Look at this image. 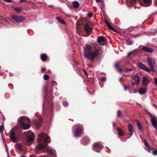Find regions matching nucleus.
Returning <instances> with one entry per match:
<instances>
[{"mask_svg": "<svg viewBox=\"0 0 157 157\" xmlns=\"http://www.w3.org/2000/svg\"><path fill=\"white\" fill-rule=\"evenodd\" d=\"M129 92H130V93H132L130 91H129Z\"/></svg>", "mask_w": 157, "mask_h": 157, "instance_id": "nucleus-58", "label": "nucleus"}, {"mask_svg": "<svg viewBox=\"0 0 157 157\" xmlns=\"http://www.w3.org/2000/svg\"><path fill=\"white\" fill-rule=\"evenodd\" d=\"M144 3L142 5L144 6H147L150 5L151 3V0H143Z\"/></svg>", "mask_w": 157, "mask_h": 157, "instance_id": "nucleus-18", "label": "nucleus"}, {"mask_svg": "<svg viewBox=\"0 0 157 157\" xmlns=\"http://www.w3.org/2000/svg\"><path fill=\"white\" fill-rule=\"evenodd\" d=\"M97 151V152H99V151Z\"/></svg>", "mask_w": 157, "mask_h": 157, "instance_id": "nucleus-59", "label": "nucleus"}, {"mask_svg": "<svg viewBox=\"0 0 157 157\" xmlns=\"http://www.w3.org/2000/svg\"><path fill=\"white\" fill-rule=\"evenodd\" d=\"M6 151L7 153V154L8 155V157H10L9 156V152H8V149H6Z\"/></svg>", "mask_w": 157, "mask_h": 157, "instance_id": "nucleus-47", "label": "nucleus"}, {"mask_svg": "<svg viewBox=\"0 0 157 157\" xmlns=\"http://www.w3.org/2000/svg\"><path fill=\"white\" fill-rule=\"evenodd\" d=\"M47 57V55L44 54H41V58L43 61H44L46 60Z\"/></svg>", "mask_w": 157, "mask_h": 157, "instance_id": "nucleus-23", "label": "nucleus"}, {"mask_svg": "<svg viewBox=\"0 0 157 157\" xmlns=\"http://www.w3.org/2000/svg\"><path fill=\"white\" fill-rule=\"evenodd\" d=\"M124 87L125 90H126L128 89V88L125 86H124Z\"/></svg>", "mask_w": 157, "mask_h": 157, "instance_id": "nucleus-43", "label": "nucleus"}, {"mask_svg": "<svg viewBox=\"0 0 157 157\" xmlns=\"http://www.w3.org/2000/svg\"><path fill=\"white\" fill-rule=\"evenodd\" d=\"M10 138L13 142H16L17 141V138L15 136V133L12 130L11 131Z\"/></svg>", "mask_w": 157, "mask_h": 157, "instance_id": "nucleus-13", "label": "nucleus"}, {"mask_svg": "<svg viewBox=\"0 0 157 157\" xmlns=\"http://www.w3.org/2000/svg\"><path fill=\"white\" fill-rule=\"evenodd\" d=\"M118 71L120 72H121L122 71V69H118Z\"/></svg>", "mask_w": 157, "mask_h": 157, "instance_id": "nucleus-53", "label": "nucleus"}, {"mask_svg": "<svg viewBox=\"0 0 157 157\" xmlns=\"http://www.w3.org/2000/svg\"><path fill=\"white\" fill-rule=\"evenodd\" d=\"M103 146L101 143H94L93 144V148L95 150L96 148H102Z\"/></svg>", "mask_w": 157, "mask_h": 157, "instance_id": "nucleus-16", "label": "nucleus"}, {"mask_svg": "<svg viewBox=\"0 0 157 157\" xmlns=\"http://www.w3.org/2000/svg\"><path fill=\"white\" fill-rule=\"evenodd\" d=\"M14 10L18 13H19L21 10V9L20 7H15L14 8Z\"/></svg>", "mask_w": 157, "mask_h": 157, "instance_id": "nucleus-28", "label": "nucleus"}, {"mask_svg": "<svg viewBox=\"0 0 157 157\" xmlns=\"http://www.w3.org/2000/svg\"><path fill=\"white\" fill-rule=\"evenodd\" d=\"M136 124L138 126V128L140 130L141 129V126L140 124L138 122V121H136Z\"/></svg>", "mask_w": 157, "mask_h": 157, "instance_id": "nucleus-32", "label": "nucleus"}, {"mask_svg": "<svg viewBox=\"0 0 157 157\" xmlns=\"http://www.w3.org/2000/svg\"><path fill=\"white\" fill-rule=\"evenodd\" d=\"M91 49V47L90 46L87 44L85 45L84 47V50L85 51L84 56L85 59H86L87 58H89V56L92 52L90 51Z\"/></svg>", "mask_w": 157, "mask_h": 157, "instance_id": "nucleus-2", "label": "nucleus"}, {"mask_svg": "<svg viewBox=\"0 0 157 157\" xmlns=\"http://www.w3.org/2000/svg\"><path fill=\"white\" fill-rule=\"evenodd\" d=\"M16 147L19 150L21 149L22 147L21 145L19 143H17L15 145Z\"/></svg>", "mask_w": 157, "mask_h": 157, "instance_id": "nucleus-27", "label": "nucleus"}, {"mask_svg": "<svg viewBox=\"0 0 157 157\" xmlns=\"http://www.w3.org/2000/svg\"><path fill=\"white\" fill-rule=\"evenodd\" d=\"M85 30L87 33L91 32L92 31L91 28L88 27L87 25H85Z\"/></svg>", "mask_w": 157, "mask_h": 157, "instance_id": "nucleus-21", "label": "nucleus"}, {"mask_svg": "<svg viewBox=\"0 0 157 157\" xmlns=\"http://www.w3.org/2000/svg\"><path fill=\"white\" fill-rule=\"evenodd\" d=\"M18 121L20 122H23L21 124V127L22 129H27L30 127V125L29 124L25 123L26 122L27 123L30 122V120L27 117L25 116L21 117L18 118Z\"/></svg>", "mask_w": 157, "mask_h": 157, "instance_id": "nucleus-1", "label": "nucleus"}, {"mask_svg": "<svg viewBox=\"0 0 157 157\" xmlns=\"http://www.w3.org/2000/svg\"><path fill=\"white\" fill-rule=\"evenodd\" d=\"M152 154L154 155H157V149L154 150L152 151Z\"/></svg>", "mask_w": 157, "mask_h": 157, "instance_id": "nucleus-35", "label": "nucleus"}, {"mask_svg": "<svg viewBox=\"0 0 157 157\" xmlns=\"http://www.w3.org/2000/svg\"><path fill=\"white\" fill-rule=\"evenodd\" d=\"M151 122L153 127L157 126V118L155 116L151 117Z\"/></svg>", "mask_w": 157, "mask_h": 157, "instance_id": "nucleus-11", "label": "nucleus"}, {"mask_svg": "<svg viewBox=\"0 0 157 157\" xmlns=\"http://www.w3.org/2000/svg\"><path fill=\"white\" fill-rule=\"evenodd\" d=\"M21 157H26L25 156H21Z\"/></svg>", "mask_w": 157, "mask_h": 157, "instance_id": "nucleus-57", "label": "nucleus"}, {"mask_svg": "<svg viewBox=\"0 0 157 157\" xmlns=\"http://www.w3.org/2000/svg\"><path fill=\"white\" fill-rule=\"evenodd\" d=\"M84 71V73H85V74L87 75H88V74H87V73L86 71L85 70H83Z\"/></svg>", "mask_w": 157, "mask_h": 157, "instance_id": "nucleus-48", "label": "nucleus"}, {"mask_svg": "<svg viewBox=\"0 0 157 157\" xmlns=\"http://www.w3.org/2000/svg\"><path fill=\"white\" fill-rule=\"evenodd\" d=\"M4 129L3 125H1L0 126V132H2L3 131Z\"/></svg>", "mask_w": 157, "mask_h": 157, "instance_id": "nucleus-33", "label": "nucleus"}, {"mask_svg": "<svg viewBox=\"0 0 157 157\" xmlns=\"http://www.w3.org/2000/svg\"><path fill=\"white\" fill-rule=\"evenodd\" d=\"M44 79L45 80H47L49 78V76L48 75H45L43 76Z\"/></svg>", "mask_w": 157, "mask_h": 157, "instance_id": "nucleus-31", "label": "nucleus"}, {"mask_svg": "<svg viewBox=\"0 0 157 157\" xmlns=\"http://www.w3.org/2000/svg\"><path fill=\"white\" fill-rule=\"evenodd\" d=\"M147 91V88L146 87H141L139 90V93L140 94H143L145 93Z\"/></svg>", "mask_w": 157, "mask_h": 157, "instance_id": "nucleus-15", "label": "nucleus"}, {"mask_svg": "<svg viewBox=\"0 0 157 157\" xmlns=\"http://www.w3.org/2000/svg\"><path fill=\"white\" fill-rule=\"evenodd\" d=\"M40 157H44V156H41Z\"/></svg>", "mask_w": 157, "mask_h": 157, "instance_id": "nucleus-60", "label": "nucleus"}, {"mask_svg": "<svg viewBox=\"0 0 157 157\" xmlns=\"http://www.w3.org/2000/svg\"><path fill=\"white\" fill-rule=\"evenodd\" d=\"M47 152L48 155H52L53 154L54 151L53 150L49 149L47 150Z\"/></svg>", "mask_w": 157, "mask_h": 157, "instance_id": "nucleus-26", "label": "nucleus"}, {"mask_svg": "<svg viewBox=\"0 0 157 157\" xmlns=\"http://www.w3.org/2000/svg\"><path fill=\"white\" fill-rule=\"evenodd\" d=\"M73 6L74 7L76 8L79 6V4L77 1H74L73 2Z\"/></svg>", "mask_w": 157, "mask_h": 157, "instance_id": "nucleus-24", "label": "nucleus"}, {"mask_svg": "<svg viewBox=\"0 0 157 157\" xmlns=\"http://www.w3.org/2000/svg\"><path fill=\"white\" fill-rule=\"evenodd\" d=\"M144 145L146 147L147 151L148 152L150 151V150H153V148H152L151 147L149 144H148L147 141L145 139H144Z\"/></svg>", "mask_w": 157, "mask_h": 157, "instance_id": "nucleus-14", "label": "nucleus"}, {"mask_svg": "<svg viewBox=\"0 0 157 157\" xmlns=\"http://www.w3.org/2000/svg\"><path fill=\"white\" fill-rule=\"evenodd\" d=\"M77 128L75 132V135L76 137H78L82 135L83 132V128L81 125L77 124L75 126Z\"/></svg>", "mask_w": 157, "mask_h": 157, "instance_id": "nucleus-3", "label": "nucleus"}, {"mask_svg": "<svg viewBox=\"0 0 157 157\" xmlns=\"http://www.w3.org/2000/svg\"><path fill=\"white\" fill-rule=\"evenodd\" d=\"M132 71V69L129 68V69L126 70L125 71V72H130V71Z\"/></svg>", "mask_w": 157, "mask_h": 157, "instance_id": "nucleus-36", "label": "nucleus"}, {"mask_svg": "<svg viewBox=\"0 0 157 157\" xmlns=\"http://www.w3.org/2000/svg\"><path fill=\"white\" fill-rule=\"evenodd\" d=\"M96 2L100 3L101 2V0H95Z\"/></svg>", "mask_w": 157, "mask_h": 157, "instance_id": "nucleus-50", "label": "nucleus"}, {"mask_svg": "<svg viewBox=\"0 0 157 157\" xmlns=\"http://www.w3.org/2000/svg\"><path fill=\"white\" fill-rule=\"evenodd\" d=\"M143 84L144 86L147 85L149 83V81L147 78L144 77L142 80Z\"/></svg>", "mask_w": 157, "mask_h": 157, "instance_id": "nucleus-17", "label": "nucleus"}, {"mask_svg": "<svg viewBox=\"0 0 157 157\" xmlns=\"http://www.w3.org/2000/svg\"><path fill=\"white\" fill-rule=\"evenodd\" d=\"M154 83L156 86H157V78L155 77L154 78Z\"/></svg>", "mask_w": 157, "mask_h": 157, "instance_id": "nucleus-34", "label": "nucleus"}, {"mask_svg": "<svg viewBox=\"0 0 157 157\" xmlns=\"http://www.w3.org/2000/svg\"><path fill=\"white\" fill-rule=\"evenodd\" d=\"M44 137L45 138L44 140L45 143L50 142V138L45 134L43 133L39 135L38 141L39 142H41L42 141V139Z\"/></svg>", "mask_w": 157, "mask_h": 157, "instance_id": "nucleus-5", "label": "nucleus"}, {"mask_svg": "<svg viewBox=\"0 0 157 157\" xmlns=\"http://www.w3.org/2000/svg\"><path fill=\"white\" fill-rule=\"evenodd\" d=\"M132 53V52H129L128 53V55L129 56L131 55Z\"/></svg>", "mask_w": 157, "mask_h": 157, "instance_id": "nucleus-49", "label": "nucleus"}, {"mask_svg": "<svg viewBox=\"0 0 157 157\" xmlns=\"http://www.w3.org/2000/svg\"><path fill=\"white\" fill-rule=\"evenodd\" d=\"M153 105L155 108H156V109L157 108V105H155V104H153Z\"/></svg>", "mask_w": 157, "mask_h": 157, "instance_id": "nucleus-52", "label": "nucleus"}, {"mask_svg": "<svg viewBox=\"0 0 157 157\" xmlns=\"http://www.w3.org/2000/svg\"><path fill=\"white\" fill-rule=\"evenodd\" d=\"M4 1L8 2H12L11 0H4Z\"/></svg>", "mask_w": 157, "mask_h": 157, "instance_id": "nucleus-42", "label": "nucleus"}, {"mask_svg": "<svg viewBox=\"0 0 157 157\" xmlns=\"http://www.w3.org/2000/svg\"><path fill=\"white\" fill-rule=\"evenodd\" d=\"M121 114V112L120 111H118L117 112V116L118 117H120Z\"/></svg>", "mask_w": 157, "mask_h": 157, "instance_id": "nucleus-40", "label": "nucleus"}, {"mask_svg": "<svg viewBox=\"0 0 157 157\" xmlns=\"http://www.w3.org/2000/svg\"><path fill=\"white\" fill-rule=\"evenodd\" d=\"M101 50V48L100 47H98L97 48H95L94 52H91L90 56H89V59L90 60H93L94 59V57L98 55L99 52Z\"/></svg>", "mask_w": 157, "mask_h": 157, "instance_id": "nucleus-4", "label": "nucleus"}, {"mask_svg": "<svg viewBox=\"0 0 157 157\" xmlns=\"http://www.w3.org/2000/svg\"><path fill=\"white\" fill-rule=\"evenodd\" d=\"M12 18L17 22H21L25 19V18L22 16H13Z\"/></svg>", "mask_w": 157, "mask_h": 157, "instance_id": "nucleus-8", "label": "nucleus"}, {"mask_svg": "<svg viewBox=\"0 0 157 157\" xmlns=\"http://www.w3.org/2000/svg\"><path fill=\"white\" fill-rule=\"evenodd\" d=\"M37 147L40 150L43 149L45 148V146L43 144H39Z\"/></svg>", "mask_w": 157, "mask_h": 157, "instance_id": "nucleus-25", "label": "nucleus"}, {"mask_svg": "<svg viewBox=\"0 0 157 157\" xmlns=\"http://www.w3.org/2000/svg\"><path fill=\"white\" fill-rule=\"evenodd\" d=\"M34 139V135L33 134H32L31 135L29 136L28 137V145H29L32 143Z\"/></svg>", "mask_w": 157, "mask_h": 157, "instance_id": "nucleus-12", "label": "nucleus"}, {"mask_svg": "<svg viewBox=\"0 0 157 157\" xmlns=\"http://www.w3.org/2000/svg\"><path fill=\"white\" fill-rule=\"evenodd\" d=\"M106 25L108 27V28L114 31L117 32L116 30L114 29L112 27L111 25H110L108 22L107 20H105V21Z\"/></svg>", "mask_w": 157, "mask_h": 157, "instance_id": "nucleus-19", "label": "nucleus"}, {"mask_svg": "<svg viewBox=\"0 0 157 157\" xmlns=\"http://www.w3.org/2000/svg\"><path fill=\"white\" fill-rule=\"evenodd\" d=\"M56 18L59 22L61 20V19L58 17H56Z\"/></svg>", "mask_w": 157, "mask_h": 157, "instance_id": "nucleus-41", "label": "nucleus"}, {"mask_svg": "<svg viewBox=\"0 0 157 157\" xmlns=\"http://www.w3.org/2000/svg\"><path fill=\"white\" fill-rule=\"evenodd\" d=\"M142 49L144 51L149 52H151L153 51V50L151 49L146 47H143Z\"/></svg>", "mask_w": 157, "mask_h": 157, "instance_id": "nucleus-20", "label": "nucleus"}, {"mask_svg": "<svg viewBox=\"0 0 157 157\" xmlns=\"http://www.w3.org/2000/svg\"><path fill=\"white\" fill-rule=\"evenodd\" d=\"M137 92L136 91L134 90V93H136Z\"/></svg>", "mask_w": 157, "mask_h": 157, "instance_id": "nucleus-55", "label": "nucleus"}, {"mask_svg": "<svg viewBox=\"0 0 157 157\" xmlns=\"http://www.w3.org/2000/svg\"><path fill=\"white\" fill-rule=\"evenodd\" d=\"M63 104L64 106L66 107L68 105V103L67 102H64L63 103Z\"/></svg>", "mask_w": 157, "mask_h": 157, "instance_id": "nucleus-39", "label": "nucleus"}, {"mask_svg": "<svg viewBox=\"0 0 157 157\" xmlns=\"http://www.w3.org/2000/svg\"><path fill=\"white\" fill-rule=\"evenodd\" d=\"M126 43L127 45H129L132 44L133 42L131 40H128L126 41Z\"/></svg>", "mask_w": 157, "mask_h": 157, "instance_id": "nucleus-30", "label": "nucleus"}, {"mask_svg": "<svg viewBox=\"0 0 157 157\" xmlns=\"http://www.w3.org/2000/svg\"><path fill=\"white\" fill-rule=\"evenodd\" d=\"M118 65H119L118 63H116V64H115V67L116 68H118Z\"/></svg>", "mask_w": 157, "mask_h": 157, "instance_id": "nucleus-44", "label": "nucleus"}, {"mask_svg": "<svg viewBox=\"0 0 157 157\" xmlns=\"http://www.w3.org/2000/svg\"><path fill=\"white\" fill-rule=\"evenodd\" d=\"M26 0H20V2H26Z\"/></svg>", "mask_w": 157, "mask_h": 157, "instance_id": "nucleus-45", "label": "nucleus"}, {"mask_svg": "<svg viewBox=\"0 0 157 157\" xmlns=\"http://www.w3.org/2000/svg\"><path fill=\"white\" fill-rule=\"evenodd\" d=\"M45 69H42L41 70V72L42 73H43L44 72V71H45Z\"/></svg>", "mask_w": 157, "mask_h": 157, "instance_id": "nucleus-46", "label": "nucleus"}, {"mask_svg": "<svg viewBox=\"0 0 157 157\" xmlns=\"http://www.w3.org/2000/svg\"><path fill=\"white\" fill-rule=\"evenodd\" d=\"M101 80L102 81H105V78L104 77L102 78H101Z\"/></svg>", "mask_w": 157, "mask_h": 157, "instance_id": "nucleus-51", "label": "nucleus"}, {"mask_svg": "<svg viewBox=\"0 0 157 157\" xmlns=\"http://www.w3.org/2000/svg\"><path fill=\"white\" fill-rule=\"evenodd\" d=\"M137 65L138 67H139L140 68L143 69L148 72L150 71V70L147 68V67L142 63H137Z\"/></svg>", "mask_w": 157, "mask_h": 157, "instance_id": "nucleus-10", "label": "nucleus"}, {"mask_svg": "<svg viewBox=\"0 0 157 157\" xmlns=\"http://www.w3.org/2000/svg\"><path fill=\"white\" fill-rule=\"evenodd\" d=\"M92 13H89L87 14V16L90 18L92 17Z\"/></svg>", "mask_w": 157, "mask_h": 157, "instance_id": "nucleus-37", "label": "nucleus"}, {"mask_svg": "<svg viewBox=\"0 0 157 157\" xmlns=\"http://www.w3.org/2000/svg\"><path fill=\"white\" fill-rule=\"evenodd\" d=\"M132 85H137L139 82L140 78L139 75L138 74H136L134 75H133L132 77Z\"/></svg>", "mask_w": 157, "mask_h": 157, "instance_id": "nucleus-6", "label": "nucleus"}, {"mask_svg": "<svg viewBox=\"0 0 157 157\" xmlns=\"http://www.w3.org/2000/svg\"><path fill=\"white\" fill-rule=\"evenodd\" d=\"M30 157H34L33 156H30Z\"/></svg>", "mask_w": 157, "mask_h": 157, "instance_id": "nucleus-56", "label": "nucleus"}, {"mask_svg": "<svg viewBox=\"0 0 157 157\" xmlns=\"http://www.w3.org/2000/svg\"><path fill=\"white\" fill-rule=\"evenodd\" d=\"M98 41L99 44L101 45H105L106 43V40L103 36H101L98 39Z\"/></svg>", "mask_w": 157, "mask_h": 157, "instance_id": "nucleus-9", "label": "nucleus"}, {"mask_svg": "<svg viewBox=\"0 0 157 157\" xmlns=\"http://www.w3.org/2000/svg\"><path fill=\"white\" fill-rule=\"evenodd\" d=\"M117 131L119 135L120 136H122L123 135V134L121 132V129L120 128H118L117 129Z\"/></svg>", "mask_w": 157, "mask_h": 157, "instance_id": "nucleus-29", "label": "nucleus"}, {"mask_svg": "<svg viewBox=\"0 0 157 157\" xmlns=\"http://www.w3.org/2000/svg\"><path fill=\"white\" fill-rule=\"evenodd\" d=\"M155 128H156V131H157V126L155 127H154Z\"/></svg>", "mask_w": 157, "mask_h": 157, "instance_id": "nucleus-54", "label": "nucleus"}, {"mask_svg": "<svg viewBox=\"0 0 157 157\" xmlns=\"http://www.w3.org/2000/svg\"><path fill=\"white\" fill-rule=\"evenodd\" d=\"M128 131L130 133H132L133 131V128L131 124H129L128 125Z\"/></svg>", "mask_w": 157, "mask_h": 157, "instance_id": "nucleus-22", "label": "nucleus"}, {"mask_svg": "<svg viewBox=\"0 0 157 157\" xmlns=\"http://www.w3.org/2000/svg\"><path fill=\"white\" fill-rule=\"evenodd\" d=\"M59 22L62 24H66L65 21L61 19Z\"/></svg>", "mask_w": 157, "mask_h": 157, "instance_id": "nucleus-38", "label": "nucleus"}, {"mask_svg": "<svg viewBox=\"0 0 157 157\" xmlns=\"http://www.w3.org/2000/svg\"><path fill=\"white\" fill-rule=\"evenodd\" d=\"M147 62L151 69H153V67L155 66V60L154 59L151 58L149 57L147 58Z\"/></svg>", "mask_w": 157, "mask_h": 157, "instance_id": "nucleus-7", "label": "nucleus"}]
</instances>
